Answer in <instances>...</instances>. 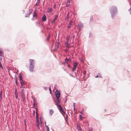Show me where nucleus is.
I'll list each match as a JSON object with an SVG mask.
<instances>
[{
	"label": "nucleus",
	"instance_id": "nucleus-1",
	"mask_svg": "<svg viewBox=\"0 0 131 131\" xmlns=\"http://www.w3.org/2000/svg\"><path fill=\"white\" fill-rule=\"evenodd\" d=\"M111 12L112 13V14L116 13L117 12V8L116 7L113 6L111 7Z\"/></svg>",
	"mask_w": 131,
	"mask_h": 131
},
{
	"label": "nucleus",
	"instance_id": "nucleus-2",
	"mask_svg": "<svg viewBox=\"0 0 131 131\" xmlns=\"http://www.w3.org/2000/svg\"><path fill=\"white\" fill-rule=\"evenodd\" d=\"M58 107L59 108V110L60 112L63 115H64L65 113L63 108L61 107L60 105H59Z\"/></svg>",
	"mask_w": 131,
	"mask_h": 131
},
{
	"label": "nucleus",
	"instance_id": "nucleus-3",
	"mask_svg": "<svg viewBox=\"0 0 131 131\" xmlns=\"http://www.w3.org/2000/svg\"><path fill=\"white\" fill-rule=\"evenodd\" d=\"M34 65H30L29 69L31 72H32L33 71V70L34 68Z\"/></svg>",
	"mask_w": 131,
	"mask_h": 131
},
{
	"label": "nucleus",
	"instance_id": "nucleus-4",
	"mask_svg": "<svg viewBox=\"0 0 131 131\" xmlns=\"http://www.w3.org/2000/svg\"><path fill=\"white\" fill-rule=\"evenodd\" d=\"M56 91L55 92V95L57 98H59L60 96V93H59L58 91H57V92Z\"/></svg>",
	"mask_w": 131,
	"mask_h": 131
},
{
	"label": "nucleus",
	"instance_id": "nucleus-5",
	"mask_svg": "<svg viewBox=\"0 0 131 131\" xmlns=\"http://www.w3.org/2000/svg\"><path fill=\"white\" fill-rule=\"evenodd\" d=\"M55 102L56 103V105L57 106V107H58V105H60L59 104V98H57L56 100H55Z\"/></svg>",
	"mask_w": 131,
	"mask_h": 131
},
{
	"label": "nucleus",
	"instance_id": "nucleus-6",
	"mask_svg": "<svg viewBox=\"0 0 131 131\" xmlns=\"http://www.w3.org/2000/svg\"><path fill=\"white\" fill-rule=\"evenodd\" d=\"M77 63H73V68L72 69V71H74L76 69L77 66Z\"/></svg>",
	"mask_w": 131,
	"mask_h": 131
},
{
	"label": "nucleus",
	"instance_id": "nucleus-7",
	"mask_svg": "<svg viewBox=\"0 0 131 131\" xmlns=\"http://www.w3.org/2000/svg\"><path fill=\"white\" fill-rule=\"evenodd\" d=\"M70 38V36L69 35L67 37V38H66V41L65 43V44L66 45L67 44H68V43L69 42V39Z\"/></svg>",
	"mask_w": 131,
	"mask_h": 131
},
{
	"label": "nucleus",
	"instance_id": "nucleus-8",
	"mask_svg": "<svg viewBox=\"0 0 131 131\" xmlns=\"http://www.w3.org/2000/svg\"><path fill=\"white\" fill-rule=\"evenodd\" d=\"M32 12V10L31 9H30L28 10V11L27 12V14L25 15V17H27L29 15L31 14Z\"/></svg>",
	"mask_w": 131,
	"mask_h": 131
},
{
	"label": "nucleus",
	"instance_id": "nucleus-9",
	"mask_svg": "<svg viewBox=\"0 0 131 131\" xmlns=\"http://www.w3.org/2000/svg\"><path fill=\"white\" fill-rule=\"evenodd\" d=\"M72 21L71 20L70 21L68 27V28L69 29L72 26Z\"/></svg>",
	"mask_w": 131,
	"mask_h": 131
},
{
	"label": "nucleus",
	"instance_id": "nucleus-10",
	"mask_svg": "<svg viewBox=\"0 0 131 131\" xmlns=\"http://www.w3.org/2000/svg\"><path fill=\"white\" fill-rule=\"evenodd\" d=\"M59 42H57L55 43V46L56 49H57L59 47Z\"/></svg>",
	"mask_w": 131,
	"mask_h": 131
},
{
	"label": "nucleus",
	"instance_id": "nucleus-11",
	"mask_svg": "<svg viewBox=\"0 0 131 131\" xmlns=\"http://www.w3.org/2000/svg\"><path fill=\"white\" fill-rule=\"evenodd\" d=\"M58 16V15H56L55 16V17L52 21V23H54L55 22V21L57 19V17Z\"/></svg>",
	"mask_w": 131,
	"mask_h": 131
},
{
	"label": "nucleus",
	"instance_id": "nucleus-12",
	"mask_svg": "<svg viewBox=\"0 0 131 131\" xmlns=\"http://www.w3.org/2000/svg\"><path fill=\"white\" fill-rule=\"evenodd\" d=\"M42 19L43 21H46V18L45 15H44L42 17Z\"/></svg>",
	"mask_w": 131,
	"mask_h": 131
},
{
	"label": "nucleus",
	"instance_id": "nucleus-13",
	"mask_svg": "<svg viewBox=\"0 0 131 131\" xmlns=\"http://www.w3.org/2000/svg\"><path fill=\"white\" fill-rule=\"evenodd\" d=\"M30 64L34 65V60H30Z\"/></svg>",
	"mask_w": 131,
	"mask_h": 131
},
{
	"label": "nucleus",
	"instance_id": "nucleus-14",
	"mask_svg": "<svg viewBox=\"0 0 131 131\" xmlns=\"http://www.w3.org/2000/svg\"><path fill=\"white\" fill-rule=\"evenodd\" d=\"M20 82L22 86H23L24 84V82L23 80H20Z\"/></svg>",
	"mask_w": 131,
	"mask_h": 131
},
{
	"label": "nucleus",
	"instance_id": "nucleus-15",
	"mask_svg": "<svg viewBox=\"0 0 131 131\" xmlns=\"http://www.w3.org/2000/svg\"><path fill=\"white\" fill-rule=\"evenodd\" d=\"M22 100L23 102H24L25 100V96L24 95H22Z\"/></svg>",
	"mask_w": 131,
	"mask_h": 131
},
{
	"label": "nucleus",
	"instance_id": "nucleus-16",
	"mask_svg": "<svg viewBox=\"0 0 131 131\" xmlns=\"http://www.w3.org/2000/svg\"><path fill=\"white\" fill-rule=\"evenodd\" d=\"M24 90L23 89H22L21 90L20 93L22 95H24Z\"/></svg>",
	"mask_w": 131,
	"mask_h": 131
},
{
	"label": "nucleus",
	"instance_id": "nucleus-17",
	"mask_svg": "<svg viewBox=\"0 0 131 131\" xmlns=\"http://www.w3.org/2000/svg\"><path fill=\"white\" fill-rule=\"evenodd\" d=\"M52 9L51 8H50L49 9V10L48 11V13H51L52 12Z\"/></svg>",
	"mask_w": 131,
	"mask_h": 131
},
{
	"label": "nucleus",
	"instance_id": "nucleus-18",
	"mask_svg": "<svg viewBox=\"0 0 131 131\" xmlns=\"http://www.w3.org/2000/svg\"><path fill=\"white\" fill-rule=\"evenodd\" d=\"M69 16L68 15H67V17L65 18V20H68L69 18Z\"/></svg>",
	"mask_w": 131,
	"mask_h": 131
},
{
	"label": "nucleus",
	"instance_id": "nucleus-19",
	"mask_svg": "<svg viewBox=\"0 0 131 131\" xmlns=\"http://www.w3.org/2000/svg\"><path fill=\"white\" fill-rule=\"evenodd\" d=\"M53 111L52 110H50V115H51L53 113Z\"/></svg>",
	"mask_w": 131,
	"mask_h": 131
},
{
	"label": "nucleus",
	"instance_id": "nucleus-20",
	"mask_svg": "<svg viewBox=\"0 0 131 131\" xmlns=\"http://www.w3.org/2000/svg\"><path fill=\"white\" fill-rule=\"evenodd\" d=\"M77 128L79 130H80V129H81L80 125H79L78 124L77 125Z\"/></svg>",
	"mask_w": 131,
	"mask_h": 131
},
{
	"label": "nucleus",
	"instance_id": "nucleus-21",
	"mask_svg": "<svg viewBox=\"0 0 131 131\" xmlns=\"http://www.w3.org/2000/svg\"><path fill=\"white\" fill-rule=\"evenodd\" d=\"M40 2V0H37V3L35 5H37L39 4Z\"/></svg>",
	"mask_w": 131,
	"mask_h": 131
},
{
	"label": "nucleus",
	"instance_id": "nucleus-22",
	"mask_svg": "<svg viewBox=\"0 0 131 131\" xmlns=\"http://www.w3.org/2000/svg\"><path fill=\"white\" fill-rule=\"evenodd\" d=\"M36 119H37L38 118V116L37 114V111H36Z\"/></svg>",
	"mask_w": 131,
	"mask_h": 131
},
{
	"label": "nucleus",
	"instance_id": "nucleus-23",
	"mask_svg": "<svg viewBox=\"0 0 131 131\" xmlns=\"http://www.w3.org/2000/svg\"><path fill=\"white\" fill-rule=\"evenodd\" d=\"M66 45H67L66 46L68 48H70V45L69 44V43H68V44H67Z\"/></svg>",
	"mask_w": 131,
	"mask_h": 131
},
{
	"label": "nucleus",
	"instance_id": "nucleus-24",
	"mask_svg": "<svg viewBox=\"0 0 131 131\" xmlns=\"http://www.w3.org/2000/svg\"><path fill=\"white\" fill-rule=\"evenodd\" d=\"M22 76L21 75H20L19 76V80L20 81V80H22Z\"/></svg>",
	"mask_w": 131,
	"mask_h": 131
},
{
	"label": "nucleus",
	"instance_id": "nucleus-25",
	"mask_svg": "<svg viewBox=\"0 0 131 131\" xmlns=\"http://www.w3.org/2000/svg\"><path fill=\"white\" fill-rule=\"evenodd\" d=\"M47 127L46 131H49V127L46 125Z\"/></svg>",
	"mask_w": 131,
	"mask_h": 131
},
{
	"label": "nucleus",
	"instance_id": "nucleus-26",
	"mask_svg": "<svg viewBox=\"0 0 131 131\" xmlns=\"http://www.w3.org/2000/svg\"><path fill=\"white\" fill-rule=\"evenodd\" d=\"M15 95L16 99H17L18 98V94L17 93H15Z\"/></svg>",
	"mask_w": 131,
	"mask_h": 131
},
{
	"label": "nucleus",
	"instance_id": "nucleus-27",
	"mask_svg": "<svg viewBox=\"0 0 131 131\" xmlns=\"http://www.w3.org/2000/svg\"><path fill=\"white\" fill-rule=\"evenodd\" d=\"M78 26H80V28L82 26V24H81V23H80L78 24Z\"/></svg>",
	"mask_w": 131,
	"mask_h": 131
},
{
	"label": "nucleus",
	"instance_id": "nucleus-28",
	"mask_svg": "<svg viewBox=\"0 0 131 131\" xmlns=\"http://www.w3.org/2000/svg\"><path fill=\"white\" fill-rule=\"evenodd\" d=\"M69 60V59L66 58V59H65V60L66 62H67Z\"/></svg>",
	"mask_w": 131,
	"mask_h": 131
},
{
	"label": "nucleus",
	"instance_id": "nucleus-29",
	"mask_svg": "<svg viewBox=\"0 0 131 131\" xmlns=\"http://www.w3.org/2000/svg\"><path fill=\"white\" fill-rule=\"evenodd\" d=\"M93 128H90L89 129V131H93Z\"/></svg>",
	"mask_w": 131,
	"mask_h": 131
},
{
	"label": "nucleus",
	"instance_id": "nucleus-30",
	"mask_svg": "<svg viewBox=\"0 0 131 131\" xmlns=\"http://www.w3.org/2000/svg\"><path fill=\"white\" fill-rule=\"evenodd\" d=\"M34 14L33 15V17H36V14L35 13V12H34Z\"/></svg>",
	"mask_w": 131,
	"mask_h": 131
},
{
	"label": "nucleus",
	"instance_id": "nucleus-31",
	"mask_svg": "<svg viewBox=\"0 0 131 131\" xmlns=\"http://www.w3.org/2000/svg\"><path fill=\"white\" fill-rule=\"evenodd\" d=\"M69 5V3H68V2H67L66 6L67 7H68V6Z\"/></svg>",
	"mask_w": 131,
	"mask_h": 131
},
{
	"label": "nucleus",
	"instance_id": "nucleus-32",
	"mask_svg": "<svg viewBox=\"0 0 131 131\" xmlns=\"http://www.w3.org/2000/svg\"><path fill=\"white\" fill-rule=\"evenodd\" d=\"M86 72L85 71H84L83 72V74L84 75L86 74Z\"/></svg>",
	"mask_w": 131,
	"mask_h": 131
},
{
	"label": "nucleus",
	"instance_id": "nucleus-33",
	"mask_svg": "<svg viewBox=\"0 0 131 131\" xmlns=\"http://www.w3.org/2000/svg\"><path fill=\"white\" fill-rule=\"evenodd\" d=\"M2 99V95H0V101Z\"/></svg>",
	"mask_w": 131,
	"mask_h": 131
},
{
	"label": "nucleus",
	"instance_id": "nucleus-34",
	"mask_svg": "<svg viewBox=\"0 0 131 131\" xmlns=\"http://www.w3.org/2000/svg\"><path fill=\"white\" fill-rule=\"evenodd\" d=\"M80 119H82V116L80 115Z\"/></svg>",
	"mask_w": 131,
	"mask_h": 131
},
{
	"label": "nucleus",
	"instance_id": "nucleus-35",
	"mask_svg": "<svg viewBox=\"0 0 131 131\" xmlns=\"http://www.w3.org/2000/svg\"><path fill=\"white\" fill-rule=\"evenodd\" d=\"M38 119H36V123H38Z\"/></svg>",
	"mask_w": 131,
	"mask_h": 131
},
{
	"label": "nucleus",
	"instance_id": "nucleus-36",
	"mask_svg": "<svg viewBox=\"0 0 131 131\" xmlns=\"http://www.w3.org/2000/svg\"><path fill=\"white\" fill-rule=\"evenodd\" d=\"M39 123H37V127H38L39 126Z\"/></svg>",
	"mask_w": 131,
	"mask_h": 131
},
{
	"label": "nucleus",
	"instance_id": "nucleus-37",
	"mask_svg": "<svg viewBox=\"0 0 131 131\" xmlns=\"http://www.w3.org/2000/svg\"><path fill=\"white\" fill-rule=\"evenodd\" d=\"M49 91H50V92L51 93V89L50 87V88H49Z\"/></svg>",
	"mask_w": 131,
	"mask_h": 131
},
{
	"label": "nucleus",
	"instance_id": "nucleus-38",
	"mask_svg": "<svg viewBox=\"0 0 131 131\" xmlns=\"http://www.w3.org/2000/svg\"><path fill=\"white\" fill-rule=\"evenodd\" d=\"M2 54V52H1V51H0V55L1 56V54Z\"/></svg>",
	"mask_w": 131,
	"mask_h": 131
},
{
	"label": "nucleus",
	"instance_id": "nucleus-39",
	"mask_svg": "<svg viewBox=\"0 0 131 131\" xmlns=\"http://www.w3.org/2000/svg\"><path fill=\"white\" fill-rule=\"evenodd\" d=\"M2 91H1V93H0V95H2Z\"/></svg>",
	"mask_w": 131,
	"mask_h": 131
},
{
	"label": "nucleus",
	"instance_id": "nucleus-40",
	"mask_svg": "<svg viewBox=\"0 0 131 131\" xmlns=\"http://www.w3.org/2000/svg\"><path fill=\"white\" fill-rule=\"evenodd\" d=\"M15 82H16V84L17 85V81H16V80Z\"/></svg>",
	"mask_w": 131,
	"mask_h": 131
},
{
	"label": "nucleus",
	"instance_id": "nucleus-41",
	"mask_svg": "<svg viewBox=\"0 0 131 131\" xmlns=\"http://www.w3.org/2000/svg\"><path fill=\"white\" fill-rule=\"evenodd\" d=\"M74 104H75V103H74V110H75V107H74Z\"/></svg>",
	"mask_w": 131,
	"mask_h": 131
},
{
	"label": "nucleus",
	"instance_id": "nucleus-42",
	"mask_svg": "<svg viewBox=\"0 0 131 131\" xmlns=\"http://www.w3.org/2000/svg\"><path fill=\"white\" fill-rule=\"evenodd\" d=\"M35 111H33V114L34 115H35Z\"/></svg>",
	"mask_w": 131,
	"mask_h": 131
},
{
	"label": "nucleus",
	"instance_id": "nucleus-43",
	"mask_svg": "<svg viewBox=\"0 0 131 131\" xmlns=\"http://www.w3.org/2000/svg\"><path fill=\"white\" fill-rule=\"evenodd\" d=\"M49 37H50V36H49L48 37V39H47V40H48L49 39Z\"/></svg>",
	"mask_w": 131,
	"mask_h": 131
},
{
	"label": "nucleus",
	"instance_id": "nucleus-44",
	"mask_svg": "<svg viewBox=\"0 0 131 131\" xmlns=\"http://www.w3.org/2000/svg\"><path fill=\"white\" fill-rule=\"evenodd\" d=\"M98 77H99V76L97 75L96 77H95V78H98Z\"/></svg>",
	"mask_w": 131,
	"mask_h": 131
},
{
	"label": "nucleus",
	"instance_id": "nucleus-45",
	"mask_svg": "<svg viewBox=\"0 0 131 131\" xmlns=\"http://www.w3.org/2000/svg\"><path fill=\"white\" fill-rule=\"evenodd\" d=\"M38 127V129H39V126L38 127Z\"/></svg>",
	"mask_w": 131,
	"mask_h": 131
},
{
	"label": "nucleus",
	"instance_id": "nucleus-46",
	"mask_svg": "<svg viewBox=\"0 0 131 131\" xmlns=\"http://www.w3.org/2000/svg\"><path fill=\"white\" fill-rule=\"evenodd\" d=\"M67 15H68L69 16V12H68V14Z\"/></svg>",
	"mask_w": 131,
	"mask_h": 131
},
{
	"label": "nucleus",
	"instance_id": "nucleus-47",
	"mask_svg": "<svg viewBox=\"0 0 131 131\" xmlns=\"http://www.w3.org/2000/svg\"><path fill=\"white\" fill-rule=\"evenodd\" d=\"M15 93H17V91H16V90H15Z\"/></svg>",
	"mask_w": 131,
	"mask_h": 131
},
{
	"label": "nucleus",
	"instance_id": "nucleus-48",
	"mask_svg": "<svg viewBox=\"0 0 131 131\" xmlns=\"http://www.w3.org/2000/svg\"><path fill=\"white\" fill-rule=\"evenodd\" d=\"M68 66L69 67H70V66L69 65V64H68Z\"/></svg>",
	"mask_w": 131,
	"mask_h": 131
},
{
	"label": "nucleus",
	"instance_id": "nucleus-49",
	"mask_svg": "<svg viewBox=\"0 0 131 131\" xmlns=\"http://www.w3.org/2000/svg\"><path fill=\"white\" fill-rule=\"evenodd\" d=\"M68 3H69V2L70 3V2H69V1H68Z\"/></svg>",
	"mask_w": 131,
	"mask_h": 131
},
{
	"label": "nucleus",
	"instance_id": "nucleus-50",
	"mask_svg": "<svg viewBox=\"0 0 131 131\" xmlns=\"http://www.w3.org/2000/svg\"><path fill=\"white\" fill-rule=\"evenodd\" d=\"M0 60H2V59L1 58H0Z\"/></svg>",
	"mask_w": 131,
	"mask_h": 131
},
{
	"label": "nucleus",
	"instance_id": "nucleus-51",
	"mask_svg": "<svg viewBox=\"0 0 131 131\" xmlns=\"http://www.w3.org/2000/svg\"><path fill=\"white\" fill-rule=\"evenodd\" d=\"M106 111V110H105V111Z\"/></svg>",
	"mask_w": 131,
	"mask_h": 131
},
{
	"label": "nucleus",
	"instance_id": "nucleus-52",
	"mask_svg": "<svg viewBox=\"0 0 131 131\" xmlns=\"http://www.w3.org/2000/svg\"><path fill=\"white\" fill-rule=\"evenodd\" d=\"M82 111H83V110H82Z\"/></svg>",
	"mask_w": 131,
	"mask_h": 131
},
{
	"label": "nucleus",
	"instance_id": "nucleus-53",
	"mask_svg": "<svg viewBox=\"0 0 131 131\" xmlns=\"http://www.w3.org/2000/svg\"><path fill=\"white\" fill-rule=\"evenodd\" d=\"M130 9H131V8H130Z\"/></svg>",
	"mask_w": 131,
	"mask_h": 131
}]
</instances>
